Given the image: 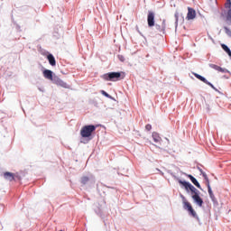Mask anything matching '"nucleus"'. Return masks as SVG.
Returning a JSON list of instances; mask_svg holds the SVG:
<instances>
[{
	"mask_svg": "<svg viewBox=\"0 0 231 231\" xmlns=\"http://www.w3.org/2000/svg\"><path fill=\"white\" fill-rule=\"evenodd\" d=\"M118 59L121 62H125V58L122 55H118Z\"/></svg>",
	"mask_w": 231,
	"mask_h": 231,
	"instance_id": "nucleus-23",
	"label": "nucleus"
},
{
	"mask_svg": "<svg viewBox=\"0 0 231 231\" xmlns=\"http://www.w3.org/2000/svg\"><path fill=\"white\" fill-rule=\"evenodd\" d=\"M145 129H146V131H151V129H152V125L148 124L145 125Z\"/></svg>",
	"mask_w": 231,
	"mask_h": 231,
	"instance_id": "nucleus-24",
	"label": "nucleus"
},
{
	"mask_svg": "<svg viewBox=\"0 0 231 231\" xmlns=\"http://www.w3.org/2000/svg\"><path fill=\"white\" fill-rule=\"evenodd\" d=\"M225 32L228 37H231V30L228 27H224Z\"/></svg>",
	"mask_w": 231,
	"mask_h": 231,
	"instance_id": "nucleus-21",
	"label": "nucleus"
},
{
	"mask_svg": "<svg viewBox=\"0 0 231 231\" xmlns=\"http://www.w3.org/2000/svg\"><path fill=\"white\" fill-rule=\"evenodd\" d=\"M154 12L152 11H149L148 12V15H147V23H148V26L150 28H152V26H154Z\"/></svg>",
	"mask_w": 231,
	"mask_h": 231,
	"instance_id": "nucleus-5",
	"label": "nucleus"
},
{
	"mask_svg": "<svg viewBox=\"0 0 231 231\" xmlns=\"http://www.w3.org/2000/svg\"><path fill=\"white\" fill-rule=\"evenodd\" d=\"M221 48L224 50V51H226V53H227V55H229V57H231V51L228 46H226V44H221Z\"/></svg>",
	"mask_w": 231,
	"mask_h": 231,
	"instance_id": "nucleus-16",
	"label": "nucleus"
},
{
	"mask_svg": "<svg viewBox=\"0 0 231 231\" xmlns=\"http://www.w3.org/2000/svg\"><path fill=\"white\" fill-rule=\"evenodd\" d=\"M176 17V23H178V14H175Z\"/></svg>",
	"mask_w": 231,
	"mask_h": 231,
	"instance_id": "nucleus-28",
	"label": "nucleus"
},
{
	"mask_svg": "<svg viewBox=\"0 0 231 231\" xmlns=\"http://www.w3.org/2000/svg\"><path fill=\"white\" fill-rule=\"evenodd\" d=\"M186 19L188 21H192L193 19H196V10H194L192 7H188V14Z\"/></svg>",
	"mask_w": 231,
	"mask_h": 231,
	"instance_id": "nucleus-6",
	"label": "nucleus"
},
{
	"mask_svg": "<svg viewBox=\"0 0 231 231\" xmlns=\"http://www.w3.org/2000/svg\"><path fill=\"white\" fill-rule=\"evenodd\" d=\"M194 77H196V79H198L199 80H201V82H204V84H207L208 86H210V88H214V85H212V83L208 82V80H207V79H205L203 76L193 72Z\"/></svg>",
	"mask_w": 231,
	"mask_h": 231,
	"instance_id": "nucleus-7",
	"label": "nucleus"
},
{
	"mask_svg": "<svg viewBox=\"0 0 231 231\" xmlns=\"http://www.w3.org/2000/svg\"><path fill=\"white\" fill-rule=\"evenodd\" d=\"M226 21L231 22V8L227 10L226 14Z\"/></svg>",
	"mask_w": 231,
	"mask_h": 231,
	"instance_id": "nucleus-19",
	"label": "nucleus"
},
{
	"mask_svg": "<svg viewBox=\"0 0 231 231\" xmlns=\"http://www.w3.org/2000/svg\"><path fill=\"white\" fill-rule=\"evenodd\" d=\"M206 182H207V187L208 189V187H210V180L208 179V180H206Z\"/></svg>",
	"mask_w": 231,
	"mask_h": 231,
	"instance_id": "nucleus-27",
	"label": "nucleus"
},
{
	"mask_svg": "<svg viewBox=\"0 0 231 231\" xmlns=\"http://www.w3.org/2000/svg\"><path fill=\"white\" fill-rule=\"evenodd\" d=\"M95 131H97V126L93 125H85L80 130V135L82 138H89Z\"/></svg>",
	"mask_w": 231,
	"mask_h": 231,
	"instance_id": "nucleus-3",
	"label": "nucleus"
},
{
	"mask_svg": "<svg viewBox=\"0 0 231 231\" xmlns=\"http://www.w3.org/2000/svg\"><path fill=\"white\" fill-rule=\"evenodd\" d=\"M208 192L209 194V198L212 201H216V196H214V192L212 191V188L208 186Z\"/></svg>",
	"mask_w": 231,
	"mask_h": 231,
	"instance_id": "nucleus-15",
	"label": "nucleus"
},
{
	"mask_svg": "<svg viewBox=\"0 0 231 231\" xmlns=\"http://www.w3.org/2000/svg\"><path fill=\"white\" fill-rule=\"evenodd\" d=\"M225 8H227L228 10H230V8H231V0H226V1Z\"/></svg>",
	"mask_w": 231,
	"mask_h": 231,
	"instance_id": "nucleus-20",
	"label": "nucleus"
},
{
	"mask_svg": "<svg viewBox=\"0 0 231 231\" xmlns=\"http://www.w3.org/2000/svg\"><path fill=\"white\" fill-rule=\"evenodd\" d=\"M209 68H211L212 69H216V71H218L219 73H226V71H228L226 69H223L216 64H210Z\"/></svg>",
	"mask_w": 231,
	"mask_h": 231,
	"instance_id": "nucleus-10",
	"label": "nucleus"
},
{
	"mask_svg": "<svg viewBox=\"0 0 231 231\" xmlns=\"http://www.w3.org/2000/svg\"><path fill=\"white\" fill-rule=\"evenodd\" d=\"M14 180H21V176L18 173H14Z\"/></svg>",
	"mask_w": 231,
	"mask_h": 231,
	"instance_id": "nucleus-26",
	"label": "nucleus"
},
{
	"mask_svg": "<svg viewBox=\"0 0 231 231\" xmlns=\"http://www.w3.org/2000/svg\"><path fill=\"white\" fill-rule=\"evenodd\" d=\"M55 79V84L57 86H60V88H68V83L62 81V79H59V78H54Z\"/></svg>",
	"mask_w": 231,
	"mask_h": 231,
	"instance_id": "nucleus-12",
	"label": "nucleus"
},
{
	"mask_svg": "<svg viewBox=\"0 0 231 231\" xmlns=\"http://www.w3.org/2000/svg\"><path fill=\"white\" fill-rule=\"evenodd\" d=\"M4 178L7 181H15V173L5 171L4 172Z\"/></svg>",
	"mask_w": 231,
	"mask_h": 231,
	"instance_id": "nucleus-8",
	"label": "nucleus"
},
{
	"mask_svg": "<svg viewBox=\"0 0 231 231\" xmlns=\"http://www.w3.org/2000/svg\"><path fill=\"white\" fill-rule=\"evenodd\" d=\"M180 198L182 199L183 208H185V210H188V212H189L192 217H198V214L192 208V205L190 204V202L187 201V199L185 198V196L180 195Z\"/></svg>",
	"mask_w": 231,
	"mask_h": 231,
	"instance_id": "nucleus-4",
	"label": "nucleus"
},
{
	"mask_svg": "<svg viewBox=\"0 0 231 231\" xmlns=\"http://www.w3.org/2000/svg\"><path fill=\"white\" fill-rule=\"evenodd\" d=\"M89 181V177L84 176L81 178V183L82 185H86Z\"/></svg>",
	"mask_w": 231,
	"mask_h": 231,
	"instance_id": "nucleus-17",
	"label": "nucleus"
},
{
	"mask_svg": "<svg viewBox=\"0 0 231 231\" xmlns=\"http://www.w3.org/2000/svg\"><path fill=\"white\" fill-rule=\"evenodd\" d=\"M152 139L156 143H158L160 142V135H158V134H152Z\"/></svg>",
	"mask_w": 231,
	"mask_h": 231,
	"instance_id": "nucleus-18",
	"label": "nucleus"
},
{
	"mask_svg": "<svg viewBox=\"0 0 231 231\" xmlns=\"http://www.w3.org/2000/svg\"><path fill=\"white\" fill-rule=\"evenodd\" d=\"M179 183L180 185H183L186 190H190L191 198L198 207H203V199L199 196V190L196 187L185 180H179Z\"/></svg>",
	"mask_w": 231,
	"mask_h": 231,
	"instance_id": "nucleus-1",
	"label": "nucleus"
},
{
	"mask_svg": "<svg viewBox=\"0 0 231 231\" xmlns=\"http://www.w3.org/2000/svg\"><path fill=\"white\" fill-rule=\"evenodd\" d=\"M47 60H49V64H51V66H57V61L55 60V57H53L52 54H49L47 56Z\"/></svg>",
	"mask_w": 231,
	"mask_h": 231,
	"instance_id": "nucleus-14",
	"label": "nucleus"
},
{
	"mask_svg": "<svg viewBox=\"0 0 231 231\" xmlns=\"http://www.w3.org/2000/svg\"><path fill=\"white\" fill-rule=\"evenodd\" d=\"M202 176L206 181H208V176H207V173H202Z\"/></svg>",
	"mask_w": 231,
	"mask_h": 231,
	"instance_id": "nucleus-25",
	"label": "nucleus"
},
{
	"mask_svg": "<svg viewBox=\"0 0 231 231\" xmlns=\"http://www.w3.org/2000/svg\"><path fill=\"white\" fill-rule=\"evenodd\" d=\"M101 93L104 95V97H106V98H111V96L107 94L105 90H102Z\"/></svg>",
	"mask_w": 231,
	"mask_h": 231,
	"instance_id": "nucleus-22",
	"label": "nucleus"
},
{
	"mask_svg": "<svg viewBox=\"0 0 231 231\" xmlns=\"http://www.w3.org/2000/svg\"><path fill=\"white\" fill-rule=\"evenodd\" d=\"M155 28L156 30H158V32H162V33H165V29L167 28V23H165V19L162 20L161 24H155Z\"/></svg>",
	"mask_w": 231,
	"mask_h": 231,
	"instance_id": "nucleus-9",
	"label": "nucleus"
},
{
	"mask_svg": "<svg viewBox=\"0 0 231 231\" xmlns=\"http://www.w3.org/2000/svg\"><path fill=\"white\" fill-rule=\"evenodd\" d=\"M43 77L44 79H47L48 80H53V71L50 69H45L43 71Z\"/></svg>",
	"mask_w": 231,
	"mask_h": 231,
	"instance_id": "nucleus-11",
	"label": "nucleus"
},
{
	"mask_svg": "<svg viewBox=\"0 0 231 231\" xmlns=\"http://www.w3.org/2000/svg\"><path fill=\"white\" fill-rule=\"evenodd\" d=\"M104 80L110 82H116L118 80H122L124 76L122 77V72H109L103 75Z\"/></svg>",
	"mask_w": 231,
	"mask_h": 231,
	"instance_id": "nucleus-2",
	"label": "nucleus"
},
{
	"mask_svg": "<svg viewBox=\"0 0 231 231\" xmlns=\"http://www.w3.org/2000/svg\"><path fill=\"white\" fill-rule=\"evenodd\" d=\"M187 176L190 180L191 183H193V185H195V187H197L198 189H201V185L199 184L198 180H196V178H194V176H192V175H187Z\"/></svg>",
	"mask_w": 231,
	"mask_h": 231,
	"instance_id": "nucleus-13",
	"label": "nucleus"
}]
</instances>
